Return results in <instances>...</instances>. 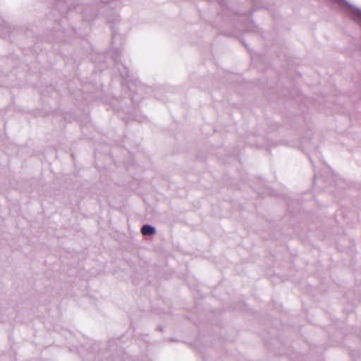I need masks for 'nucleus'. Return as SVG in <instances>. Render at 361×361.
<instances>
[{
  "instance_id": "nucleus-1",
  "label": "nucleus",
  "mask_w": 361,
  "mask_h": 361,
  "mask_svg": "<svg viewBox=\"0 0 361 361\" xmlns=\"http://www.w3.org/2000/svg\"><path fill=\"white\" fill-rule=\"evenodd\" d=\"M141 232L144 235H150L155 233V229L149 225H144L141 228Z\"/></svg>"
}]
</instances>
